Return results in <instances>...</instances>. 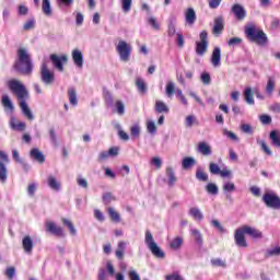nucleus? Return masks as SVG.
<instances>
[{"label": "nucleus", "mask_w": 280, "mask_h": 280, "mask_svg": "<svg viewBox=\"0 0 280 280\" xmlns=\"http://www.w3.org/2000/svg\"><path fill=\"white\" fill-rule=\"evenodd\" d=\"M40 80L44 84H52L56 80V77L51 70L47 67V63H42L40 67Z\"/></svg>", "instance_id": "obj_8"}, {"label": "nucleus", "mask_w": 280, "mask_h": 280, "mask_svg": "<svg viewBox=\"0 0 280 280\" xmlns=\"http://www.w3.org/2000/svg\"><path fill=\"white\" fill-rule=\"evenodd\" d=\"M270 30L273 32H277L280 30V19L279 18H273L270 24Z\"/></svg>", "instance_id": "obj_60"}, {"label": "nucleus", "mask_w": 280, "mask_h": 280, "mask_svg": "<svg viewBox=\"0 0 280 280\" xmlns=\"http://www.w3.org/2000/svg\"><path fill=\"white\" fill-rule=\"evenodd\" d=\"M175 43L179 49H183V47H185V36H183L182 33H176Z\"/></svg>", "instance_id": "obj_52"}, {"label": "nucleus", "mask_w": 280, "mask_h": 280, "mask_svg": "<svg viewBox=\"0 0 280 280\" xmlns=\"http://www.w3.org/2000/svg\"><path fill=\"white\" fill-rule=\"evenodd\" d=\"M211 224L214 229H217V231H219V233H225L226 230H224V228L222 226V224L220 223V221L213 219L211 221Z\"/></svg>", "instance_id": "obj_62"}, {"label": "nucleus", "mask_w": 280, "mask_h": 280, "mask_svg": "<svg viewBox=\"0 0 280 280\" xmlns=\"http://www.w3.org/2000/svg\"><path fill=\"white\" fill-rule=\"evenodd\" d=\"M42 10L46 16H51V2H49V0H43Z\"/></svg>", "instance_id": "obj_36"}, {"label": "nucleus", "mask_w": 280, "mask_h": 280, "mask_svg": "<svg viewBox=\"0 0 280 280\" xmlns=\"http://www.w3.org/2000/svg\"><path fill=\"white\" fill-rule=\"evenodd\" d=\"M30 156L31 159H33V161H36L37 163H45V154H43V152H40L38 148L32 149L30 152Z\"/></svg>", "instance_id": "obj_22"}, {"label": "nucleus", "mask_w": 280, "mask_h": 280, "mask_svg": "<svg viewBox=\"0 0 280 280\" xmlns=\"http://www.w3.org/2000/svg\"><path fill=\"white\" fill-rule=\"evenodd\" d=\"M148 23H149V25H151L152 30H155V32L161 31V23H159V21H156V18H154V16L148 18Z\"/></svg>", "instance_id": "obj_42"}, {"label": "nucleus", "mask_w": 280, "mask_h": 280, "mask_svg": "<svg viewBox=\"0 0 280 280\" xmlns=\"http://www.w3.org/2000/svg\"><path fill=\"white\" fill-rule=\"evenodd\" d=\"M259 119H260L261 124H264V126H268V125L272 124V117H270L269 115L264 114L259 117Z\"/></svg>", "instance_id": "obj_64"}, {"label": "nucleus", "mask_w": 280, "mask_h": 280, "mask_svg": "<svg viewBox=\"0 0 280 280\" xmlns=\"http://www.w3.org/2000/svg\"><path fill=\"white\" fill-rule=\"evenodd\" d=\"M180 246H183V237L180 236L173 238L170 243V248H172V250H178Z\"/></svg>", "instance_id": "obj_34"}, {"label": "nucleus", "mask_w": 280, "mask_h": 280, "mask_svg": "<svg viewBox=\"0 0 280 280\" xmlns=\"http://www.w3.org/2000/svg\"><path fill=\"white\" fill-rule=\"evenodd\" d=\"M211 265L215 268H226V262L221 258H213L211 259Z\"/></svg>", "instance_id": "obj_51"}, {"label": "nucleus", "mask_w": 280, "mask_h": 280, "mask_svg": "<svg viewBox=\"0 0 280 280\" xmlns=\"http://www.w3.org/2000/svg\"><path fill=\"white\" fill-rule=\"evenodd\" d=\"M48 186L50 189H54V191H60V183L54 176L48 177Z\"/></svg>", "instance_id": "obj_35"}, {"label": "nucleus", "mask_w": 280, "mask_h": 280, "mask_svg": "<svg viewBox=\"0 0 280 280\" xmlns=\"http://www.w3.org/2000/svg\"><path fill=\"white\" fill-rule=\"evenodd\" d=\"M13 69L23 75H32V72L34 71V62H32V57L27 49H18V60H15Z\"/></svg>", "instance_id": "obj_2"}, {"label": "nucleus", "mask_w": 280, "mask_h": 280, "mask_svg": "<svg viewBox=\"0 0 280 280\" xmlns=\"http://www.w3.org/2000/svg\"><path fill=\"white\" fill-rule=\"evenodd\" d=\"M72 60L78 69H82L84 67V55L80 49L72 50Z\"/></svg>", "instance_id": "obj_15"}, {"label": "nucleus", "mask_w": 280, "mask_h": 280, "mask_svg": "<svg viewBox=\"0 0 280 280\" xmlns=\"http://www.w3.org/2000/svg\"><path fill=\"white\" fill-rule=\"evenodd\" d=\"M266 257H279L280 255V247L276 246V247H271L269 249L266 250Z\"/></svg>", "instance_id": "obj_44"}, {"label": "nucleus", "mask_w": 280, "mask_h": 280, "mask_svg": "<svg viewBox=\"0 0 280 280\" xmlns=\"http://www.w3.org/2000/svg\"><path fill=\"white\" fill-rule=\"evenodd\" d=\"M206 191L208 194H210L211 196H218V185L213 184V183H209L206 185Z\"/></svg>", "instance_id": "obj_41"}, {"label": "nucleus", "mask_w": 280, "mask_h": 280, "mask_svg": "<svg viewBox=\"0 0 280 280\" xmlns=\"http://www.w3.org/2000/svg\"><path fill=\"white\" fill-rule=\"evenodd\" d=\"M165 92H166V96L167 97H174L175 85H174V83L172 81L167 82Z\"/></svg>", "instance_id": "obj_47"}, {"label": "nucleus", "mask_w": 280, "mask_h": 280, "mask_svg": "<svg viewBox=\"0 0 280 280\" xmlns=\"http://www.w3.org/2000/svg\"><path fill=\"white\" fill-rule=\"evenodd\" d=\"M197 16L196 10L194 8H188L185 12V23L188 27H194L196 25Z\"/></svg>", "instance_id": "obj_12"}, {"label": "nucleus", "mask_w": 280, "mask_h": 280, "mask_svg": "<svg viewBox=\"0 0 280 280\" xmlns=\"http://www.w3.org/2000/svg\"><path fill=\"white\" fill-rule=\"evenodd\" d=\"M57 5H59V8H71L73 0H57Z\"/></svg>", "instance_id": "obj_58"}, {"label": "nucleus", "mask_w": 280, "mask_h": 280, "mask_svg": "<svg viewBox=\"0 0 280 280\" xmlns=\"http://www.w3.org/2000/svg\"><path fill=\"white\" fill-rule=\"evenodd\" d=\"M130 135L133 139H139V135H141V127H139V125L131 126Z\"/></svg>", "instance_id": "obj_48"}, {"label": "nucleus", "mask_w": 280, "mask_h": 280, "mask_svg": "<svg viewBox=\"0 0 280 280\" xmlns=\"http://www.w3.org/2000/svg\"><path fill=\"white\" fill-rule=\"evenodd\" d=\"M244 235H246V232H244L243 226L235 231L234 240L238 248H246L248 246V243L246 242V237Z\"/></svg>", "instance_id": "obj_10"}, {"label": "nucleus", "mask_w": 280, "mask_h": 280, "mask_svg": "<svg viewBox=\"0 0 280 280\" xmlns=\"http://www.w3.org/2000/svg\"><path fill=\"white\" fill-rule=\"evenodd\" d=\"M144 243L154 257L158 259H165V252H163L156 242H154V236H152V232H150V230L145 231Z\"/></svg>", "instance_id": "obj_4"}, {"label": "nucleus", "mask_w": 280, "mask_h": 280, "mask_svg": "<svg viewBox=\"0 0 280 280\" xmlns=\"http://www.w3.org/2000/svg\"><path fill=\"white\" fill-rule=\"evenodd\" d=\"M147 130L150 135H156V125L153 120H149L147 124Z\"/></svg>", "instance_id": "obj_57"}, {"label": "nucleus", "mask_w": 280, "mask_h": 280, "mask_svg": "<svg viewBox=\"0 0 280 280\" xmlns=\"http://www.w3.org/2000/svg\"><path fill=\"white\" fill-rule=\"evenodd\" d=\"M107 213L109 214V218L113 220V222H121V215H119L118 212L114 210V208H108Z\"/></svg>", "instance_id": "obj_40"}, {"label": "nucleus", "mask_w": 280, "mask_h": 280, "mask_svg": "<svg viewBox=\"0 0 280 280\" xmlns=\"http://www.w3.org/2000/svg\"><path fill=\"white\" fill-rule=\"evenodd\" d=\"M5 276L8 277L9 280L14 279V277H16V269L14 267L7 268Z\"/></svg>", "instance_id": "obj_61"}, {"label": "nucleus", "mask_w": 280, "mask_h": 280, "mask_svg": "<svg viewBox=\"0 0 280 280\" xmlns=\"http://www.w3.org/2000/svg\"><path fill=\"white\" fill-rule=\"evenodd\" d=\"M175 93L179 102H182L184 106H189V102L187 101V97H185V95L183 94V90L177 89Z\"/></svg>", "instance_id": "obj_49"}, {"label": "nucleus", "mask_w": 280, "mask_h": 280, "mask_svg": "<svg viewBox=\"0 0 280 280\" xmlns=\"http://www.w3.org/2000/svg\"><path fill=\"white\" fill-rule=\"evenodd\" d=\"M68 97L72 106H78V93L75 92V88L68 89Z\"/></svg>", "instance_id": "obj_27"}, {"label": "nucleus", "mask_w": 280, "mask_h": 280, "mask_svg": "<svg viewBox=\"0 0 280 280\" xmlns=\"http://www.w3.org/2000/svg\"><path fill=\"white\" fill-rule=\"evenodd\" d=\"M209 170L210 174H213L214 176H220V172H222V170H220V166L215 163H210Z\"/></svg>", "instance_id": "obj_54"}, {"label": "nucleus", "mask_w": 280, "mask_h": 280, "mask_svg": "<svg viewBox=\"0 0 280 280\" xmlns=\"http://www.w3.org/2000/svg\"><path fill=\"white\" fill-rule=\"evenodd\" d=\"M166 176L168 177V187H174L176 183V175L174 174V168L168 166L166 168Z\"/></svg>", "instance_id": "obj_32"}, {"label": "nucleus", "mask_w": 280, "mask_h": 280, "mask_svg": "<svg viewBox=\"0 0 280 280\" xmlns=\"http://www.w3.org/2000/svg\"><path fill=\"white\" fill-rule=\"evenodd\" d=\"M229 47H237L238 45H242V38L240 37H232L228 40Z\"/></svg>", "instance_id": "obj_56"}, {"label": "nucleus", "mask_w": 280, "mask_h": 280, "mask_svg": "<svg viewBox=\"0 0 280 280\" xmlns=\"http://www.w3.org/2000/svg\"><path fill=\"white\" fill-rule=\"evenodd\" d=\"M1 104L5 110L11 114L14 113V104H12V100H10L8 94L2 95Z\"/></svg>", "instance_id": "obj_23"}, {"label": "nucleus", "mask_w": 280, "mask_h": 280, "mask_svg": "<svg viewBox=\"0 0 280 280\" xmlns=\"http://www.w3.org/2000/svg\"><path fill=\"white\" fill-rule=\"evenodd\" d=\"M117 200V198H115V196H113V192H105L103 195V203L104 205H110V202H115Z\"/></svg>", "instance_id": "obj_45"}, {"label": "nucleus", "mask_w": 280, "mask_h": 280, "mask_svg": "<svg viewBox=\"0 0 280 280\" xmlns=\"http://www.w3.org/2000/svg\"><path fill=\"white\" fill-rule=\"evenodd\" d=\"M136 86L139 93H141L142 95H145V93H148V85L145 84V81L143 79L138 78L136 80Z\"/></svg>", "instance_id": "obj_28"}, {"label": "nucleus", "mask_w": 280, "mask_h": 280, "mask_svg": "<svg viewBox=\"0 0 280 280\" xmlns=\"http://www.w3.org/2000/svg\"><path fill=\"white\" fill-rule=\"evenodd\" d=\"M244 34L249 43H255V45H258V47H266V45L269 43L266 32L257 27L255 24L245 26Z\"/></svg>", "instance_id": "obj_3"}, {"label": "nucleus", "mask_w": 280, "mask_h": 280, "mask_svg": "<svg viewBox=\"0 0 280 280\" xmlns=\"http://www.w3.org/2000/svg\"><path fill=\"white\" fill-rule=\"evenodd\" d=\"M115 106H116V113L118 115H124L126 113V105H124V102L117 101Z\"/></svg>", "instance_id": "obj_53"}, {"label": "nucleus", "mask_w": 280, "mask_h": 280, "mask_svg": "<svg viewBox=\"0 0 280 280\" xmlns=\"http://www.w3.org/2000/svg\"><path fill=\"white\" fill-rule=\"evenodd\" d=\"M196 178L197 180H200V183H207V180H209V175L205 172V170L198 167L196 171Z\"/></svg>", "instance_id": "obj_33"}, {"label": "nucleus", "mask_w": 280, "mask_h": 280, "mask_svg": "<svg viewBox=\"0 0 280 280\" xmlns=\"http://www.w3.org/2000/svg\"><path fill=\"white\" fill-rule=\"evenodd\" d=\"M9 126L11 130H15L18 132H23V130H25V122H16V117L14 115H11Z\"/></svg>", "instance_id": "obj_19"}, {"label": "nucleus", "mask_w": 280, "mask_h": 280, "mask_svg": "<svg viewBox=\"0 0 280 280\" xmlns=\"http://www.w3.org/2000/svg\"><path fill=\"white\" fill-rule=\"evenodd\" d=\"M243 230H244L246 235H249V237H253L254 240H261V237H264V234L261 233V231H259L255 228L244 225Z\"/></svg>", "instance_id": "obj_18"}, {"label": "nucleus", "mask_w": 280, "mask_h": 280, "mask_svg": "<svg viewBox=\"0 0 280 280\" xmlns=\"http://www.w3.org/2000/svg\"><path fill=\"white\" fill-rule=\"evenodd\" d=\"M222 189H223V194H224V196H226L228 200H232L231 194H233V191H235V189H236L235 183L224 182Z\"/></svg>", "instance_id": "obj_20"}, {"label": "nucleus", "mask_w": 280, "mask_h": 280, "mask_svg": "<svg viewBox=\"0 0 280 280\" xmlns=\"http://www.w3.org/2000/svg\"><path fill=\"white\" fill-rule=\"evenodd\" d=\"M35 27H36V19L34 18L28 19L23 25L24 32H30V30H34Z\"/></svg>", "instance_id": "obj_37"}, {"label": "nucleus", "mask_w": 280, "mask_h": 280, "mask_svg": "<svg viewBox=\"0 0 280 280\" xmlns=\"http://www.w3.org/2000/svg\"><path fill=\"white\" fill-rule=\"evenodd\" d=\"M200 42H196L195 51L197 56H205L209 49V33L201 31L199 34Z\"/></svg>", "instance_id": "obj_5"}, {"label": "nucleus", "mask_w": 280, "mask_h": 280, "mask_svg": "<svg viewBox=\"0 0 280 280\" xmlns=\"http://www.w3.org/2000/svg\"><path fill=\"white\" fill-rule=\"evenodd\" d=\"M262 202L269 209H280V198L275 192H266L262 196Z\"/></svg>", "instance_id": "obj_7"}, {"label": "nucleus", "mask_w": 280, "mask_h": 280, "mask_svg": "<svg viewBox=\"0 0 280 280\" xmlns=\"http://www.w3.org/2000/svg\"><path fill=\"white\" fill-rule=\"evenodd\" d=\"M191 235L195 236V242L199 246V248H202L203 240H202V234L200 233V230L196 228L190 229Z\"/></svg>", "instance_id": "obj_26"}, {"label": "nucleus", "mask_w": 280, "mask_h": 280, "mask_svg": "<svg viewBox=\"0 0 280 280\" xmlns=\"http://www.w3.org/2000/svg\"><path fill=\"white\" fill-rule=\"evenodd\" d=\"M7 86L11 93L18 97L23 115L26 116L30 121H34V114L27 105V100H30V92H27L25 85L16 79H11L7 82Z\"/></svg>", "instance_id": "obj_1"}, {"label": "nucleus", "mask_w": 280, "mask_h": 280, "mask_svg": "<svg viewBox=\"0 0 280 280\" xmlns=\"http://www.w3.org/2000/svg\"><path fill=\"white\" fill-rule=\"evenodd\" d=\"M0 180L1 183H5L8 180V168L5 167V164L0 161Z\"/></svg>", "instance_id": "obj_38"}, {"label": "nucleus", "mask_w": 280, "mask_h": 280, "mask_svg": "<svg viewBox=\"0 0 280 280\" xmlns=\"http://www.w3.org/2000/svg\"><path fill=\"white\" fill-rule=\"evenodd\" d=\"M214 36H220L224 32V18L218 16L214 19V26L212 30Z\"/></svg>", "instance_id": "obj_17"}, {"label": "nucleus", "mask_w": 280, "mask_h": 280, "mask_svg": "<svg viewBox=\"0 0 280 280\" xmlns=\"http://www.w3.org/2000/svg\"><path fill=\"white\" fill-rule=\"evenodd\" d=\"M167 36L172 38V36H176V19L175 18H170L168 19V24H167Z\"/></svg>", "instance_id": "obj_25"}, {"label": "nucleus", "mask_w": 280, "mask_h": 280, "mask_svg": "<svg viewBox=\"0 0 280 280\" xmlns=\"http://www.w3.org/2000/svg\"><path fill=\"white\" fill-rule=\"evenodd\" d=\"M188 214L197 222H202V220H205V214H202V211H200V208L198 207L190 208Z\"/></svg>", "instance_id": "obj_21"}, {"label": "nucleus", "mask_w": 280, "mask_h": 280, "mask_svg": "<svg viewBox=\"0 0 280 280\" xmlns=\"http://www.w3.org/2000/svg\"><path fill=\"white\" fill-rule=\"evenodd\" d=\"M62 223L65 224V226H68L71 235H78V230H75V226L73 225V223L70 220L62 219Z\"/></svg>", "instance_id": "obj_46"}, {"label": "nucleus", "mask_w": 280, "mask_h": 280, "mask_svg": "<svg viewBox=\"0 0 280 280\" xmlns=\"http://www.w3.org/2000/svg\"><path fill=\"white\" fill-rule=\"evenodd\" d=\"M122 12H130L132 8V0H121Z\"/></svg>", "instance_id": "obj_59"}, {"label": "nucleus", "mask_w": 280, "mask_h": 280, "mask_svg": "<svg viewBox=\"0 0 280 280\" xmlns=\"http://www.w3.org/2000/svg\"><path fill=\"white\" fill-rule=\"evenodd\" d=\"M46 229L49 233L56 235L57 237H65V231L62 230V228L56 225V223L54 222H47Z\"/></svg>", "instance_id": "obj_13"}, {"label": "nucleus", "mask_w": 280, "mask_h": 280, "mask_svg": "<svg viewBox=\"0 0 280 280\" xmlns=\"http://www.w3.org/2000/svg\"><path fill=\"white\" fill-rule=\"evenodd\" d=\"M27 14H30V8H27L25 4H20L18 7V15L27 16Z\"/></svg>", "instance_id": "obj_50"}, {"label": "nucleus", "mask_w": 280, "mask_h": 280, "mask_svg": "<svg viewBox=\"0 0 280 280\" xmlns=\"http://www.w3.org/2000/svg\"><path fill=\"white\" fill-rule=\"evenodd\" d=\"M231 12L237 21H244V19H246V9H244V5L240 3L233 4L231 8Z\"/></svg>", "instance_id": "obj_11"}, {"label": "nucleus", "mask_w": 280, "mask_h": 280, "mask_svg": "<svg viewBox=\"0 0 280 280\" xmlns=\"http://www.w3.org/2000/svg\"><path fill=\"white\" fill-rule=\"evenodd\" d=\"M273 92H275V79L270 77L267 81L266 93L267 95H272Z\"/></svg>", "instance_id": "obj_43"}, {"label": "nucleus", "mask_w": 280, "mask_h": 280, "mask_svg": "<svg viewBox=\"0 0 280 280\" xmlns=\"http://www.w3.org/2000/svg\"><path fill=\"white\" fill-rule=\"evenodd\" d=\"M116 51L121 62H128V60H130V54H132V46L127 44L126 40H119L116 46Z\"/></svg>", "instance_id": "obj_6"}, {"label": "nucleus", "mask_w": 280, "mask_h": 280, "mask_svg": "<svg viewBox=\"0 0 280 280\" xmlns=\"http://www.w3.org/2000/svg\"><path fill=\"white\" fill-rule=\"evenodd\" d=\"M155 113H170V107L163 101L155 102Z\"/></svg>", "instance_id": "obj_31"}, {"label": "nucleus", "mask_w": 280, "mask_h": 280, "mask_svg": "<svg viewBox=\"0 0 280 280\" xmlns=\"http://www.w3.org/2000/svg\"><path fill=\"white\" fill-rule=\"evenodd\" d=\"M197 152L202 154V156H211V154H213V150L211 149L210 144L205 141L198 143Z\"/></svg>", "instance_id": "obj_16"}, {"label": "nucleus", "mask_w": 280, "mask_h": 280, "mask_svg": "<svg viewBox=\"0 0 280 280\" xmlns=\"http://www.w3.org/2000/svg\"><path fill=\"white\" fill-rule=\"evenodd\" d=\"M200 80L202 84H205L206 86H209V84H211V74H209L208 72H203L200 75Z\"/></svg>", "instance_id": "obj_55"}, {"label": "nucleus", "mask_w": 280, "mask_h": 280, "mask_svg": "<svg viewBox=\"0 0 280 280\" xmlns=\"http://www.w3.org/2000/svg\"><path fill=\"white\" fill-rule=\"evenodd\" d=\"M243 95L247 104L252 106L255 104V98H253V89L246 88L243 92Z\"/></svg>", "instance_id": "obj_30"}, {"label": "nucleus", "mask_w": 280, "mask_h": 280, "mask_svg": "<svg viewBox=\"0 0 280 280\" xmlns=\"http://www.w3.org/2000/svg\"><path fill=\"white\" fill-rule=\"evenodd\" d=\"M194 165H196V159L194 158H184L182 161V167L183 170H191V167H194Z\"/></svg>", "instance_id": "obj_29"}, {"label": "nucleus", "mask_w": 280, "mask_h": 280, "mask_svg": "<svg viewBox=\"0 0 280 280\" xmlns=\"http://www.w3.org/2000/svg\"><path fill=\"white\" fill-rule=\"evenodd\" d=\"M211 65L213 67H220L222 65V49L220 47H214L211 55Z\"/></svg>", "instance_id": "obj_14"}, {"label": "nucleus", "mask_w": 280, "mask_h": 280, "mask_svg": "<svg viewBox=\"0 0 280 280\" xmlns=\"http://www.w3.org/2000/svg\"><path fill=\"white\" fill-rule=\"evenodd\" d=\"M68 58L67 55H50V61L52 62V66L55 67V69H57V71H65V65L67 62Z\"/></svg>", "instance_id": "obj_9"}, {"label": "nucleus", "mask_w": 280, "mask_h": 280, "mask_svg": "<svg viewBox=\"0 0 280 280\" xmlns=\"http://www.w3.org/2000/svg\"><path fill=\"white\" fill-rule=\"evenodd\" d=\"M269 139H271V143L272 145H275L276 148H280V138H279V133H277V131H271L269 135Z\"/></svg>", "instance_id": "obj_39"}, {"label": "nucleus", "mask_w": 280, "mask_h": 280, "mask_svg": "<svg viewBox=\"0 0 280 280\" xmlns=\"http://www.w3.org/2000/svg\"><path fill=\"white\" fill-rule=\"evenodd\" d=\"M241 130L245 135H253V132H254L253 127L250 125H248V124L241 125Z\"/></svg>", "instance_id": "obj_63"}, {"label": "nucleus", "mask_w": 280, "mask_h": 280, "mask_svg": "<svg viewBox=\"0 0 280 280\" xmlns=\"http://www.w3.org/2000/svg\"><path fill=\"white\" fill-rule=\"evenodd\" d=\"M22 246L25 253L31 254L34 249V241L31 236H24V238L22 240Z\"/></svg>", "instance_id": "obj_24"}]
</instances>
